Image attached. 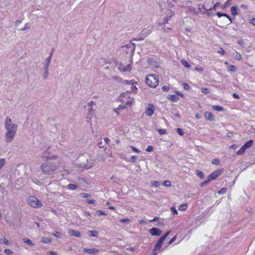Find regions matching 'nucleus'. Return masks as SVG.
<instances>
[{
    "mask_svg": "<svg viewBox=\"0 0 255 255\" xmlns=\"http://www.w3.org/2000/svg\"><path fill=\"white\" fill-rule=\"evenodd\" d=\"M40 169L45 174L52 175L57 169V166L52 163L47 162L42 164Z\"/></svg>",
    "mask_w": 255,
    "mask_h": 255,
    "instance_id": "nucleus-1",
    "label": "nucleus"
},
{
    "mask_svg": "<svg viewBox=\"0 0 255 255\" xmlns=\"http://www.w3.org/2000/svg\"><path fill=\"white\" fill-rule=\"evenodd\" d=\"M6 132L5 133V141L7 143L11 142L16 133L17 126L13 124L12 126H10L7 128H5Z\"/></svg>",
    "mask_w": 255,
    "mask_h": 255,
    "instance_id": "nucleus-2",
    "label": "nucleus"
},
{
    "mask_svg": "<svg viewBox=\"0 0 255 255\" xmlns=\"http://www.w3.org/2000/svg\"><path fill=\"white\" fill-rule=\"evenodd\" d=\"M145 82L151 88H155L158 84V76L155 74L148 75L146 77Z\"/></svg>",
    "mask_w": 255,
    "mask_h": 255,
    "instance_id": "nucleus-3",
    "label": "nucleus"
},
{
    "mask_svg": "<svg viewBox=\"0 0 255 255\" xmlns=\"http://www.w3.org/2000/svg\"><path fill=\"white\" fill-rule=\"evenodd\" d=\"M171 231L167 232L164 235L160 237L154 245V248L152 250L153 255H157V251H159L161 248V246L165 240L167 236L170 234Z\"/></svg>",
    "mask_w": 255,
    "mask_h": 255,
    "instance_id": "nucleus-4",
    "label": "nucleus"
},
{
    "mask_svg": "<svg viewBox=\"0 0 255 255\" xmlns=\"http://www.w3.org/2000/svg\"><path fill=\"white\" fill-rule=\"evenodd\" d=\"M28 204L33 208H40L42 207L41 202L34 196H30L27 200Z\"/></svg>",
    "mask_w": 255,
    "mask_h": 255,
    "instance_id": "nucleus-5",
    "label": "nucleus"
},
{
    "mask_svg": "<svg viewBox=\"0 0 255 255\" xmlns=\"http://www.w3.org/2000/svg\"><path fill=\"white\" fill-rule=\"evenodd\" d=\"M223 171V169L216 170L215 171L213 172L212 173L210 174L207 177V178L209 180H210V181L212 180L215 179L222 173Z\"/></svg>",
    "mask_w": 255,
    "mask_h": 255,
    "instance_id": "nucleus-6",
    "label": "nucleus"
},
{
    "mask_svg": "<svg viewBox=\"0 0 255 255\" xmlns=\"http://www.w3.org/2000/svg\"><path fill=\"white\" fill-rule=\"evenodd\" d=\"M41 158L44 160H53L56 159L57 156L55 155H51L49 151L47 149L42 153Z\"/></svg>",
    "mask_w": 255,
    "mask_h": 255,
    "instance_id": "nucleus-7",
    "label": "nucleus"
},
{
    "mask_svg": "<svg viewBox=\"0 0 255 255\" xmlns=\"http://www.w3.org/2000/svg\"><path fill=\"white\" fill-rule=\"evenodd\" d=\"M149 233L152 235V236H160L161 233L162 231L160 229L153 227L150 229L149 230Z\"/></svg>",
    "mask_w": 255,
    "mask_h": 255,
    "instance_id": "nucleus-8",
    "label": "nucleus"
},
{
    "mask_svg": "<svg viewBox=\"0 0 255 255\" xmlns=\"http://www.w3.org/2000/svg\"><path fill=\"white\" fill-rule=\"evenodd\" d=\"M154 108L153 105L149 104L147 108L145 109V113L148 116H151L154 113Z\"/></svg>",
    "mask_w": 255,
    "mask_h": 255,
    "instance_id": "nucleus-9",
    "label": "nucleus"
},
{
    "mask_svg": "<svg viewBox=\"0 0 255 255\" xmlns=\"http://www.w3.org/2000/svg\"><path fill=\"white\" fill-rule=\"evenodd\" d=\"M84 252H85L86 253H88L89 254L91 255H97L99 252V250L98 249H96L95 248H91V249H86L84 248L83 250Z\"/></svg>",
    "mask_w": 255,
    "mask_h": 255,
    "instance_id": "nucleus-10",
    "label": "nucleus"
},
{
    "mask_svg": "<svg viewBox=\"0 0 255 255\" xmlns=\"http://www.w3.org/2000/svg\"><path fill=\"white\" fill-rule=\"evenodd\" d=\"M68 233L70 236L75 237L76 238H80L81 237V234L79 231H76L73 229L69 230Z\"/></svg>",
    "mask_w": 255,
    "mask_h": 255,
    "instance_id": "nucleus-11",
    "label": "nucleus"
},
{
    "mask_svg": "<svg viewBox=\"0 0 255 255\" xmlns=\"http://www.w3.org/2000/svg\"><path fill=\"white\" fill-rule=\"evenodd\" d=\"M204 116L206 120L210 121H214L215 120L214 115L209 112H206L204 113Z\"/></svg>",
    "mask_w": 255,
    "mask_h": 255,
    "instance_id": "nucleus-12",
    "label": "nucleus"
},
{
    "mask_svg": "<svg viewBox=\"0 0 255 255\" xmlns=\"http://www.w3.org/2000/svg\"><path fill=\"white\" fill-rule=\"evenodd\" d=\"M125 47H126L129 50V52L130 54H132L134 53L135 47V44L134 43H129L128 44L125 45Z\"/></svg>",
    "mask_w": 255,
    "mask_h": 255,
    "instance_id": "nucleus-13",
    "label": "nucleus"
},
{
    "mask_svg": "<svg viewBox=\"0 0 255 255\" xmlns=\"http://www.w3.org/2000/svg\"><path fill=\"white\" fill-rule=\"evenodd\" d=\"M14 124L12 123L11 119L9 117H6L5 121V128H7L10 126H12Z\"/></svg>",
    "mask_w": 255,
    "mask_h": 255,
    "instance_id": "nucleus-14",
    "label": "nucleus"
},
{
    "mask_svg": "<svg viewBox=\"0 0 255 255\" xmlns=\"http://www.w3.org/2000/svg\"><path fill=\"white\" fill-rule=\"evenodd\" d=\"M87 235L90 237H98L99 233L95 230H89L87 232Z\"/></svg>",
    "mask_w": 255,
    "mask_h": 255,
    "instance_id": "nucleus-15",
    "label": "nucleus"
},
{
    "mask_svg": "<svg viewBox=\"0 0 255 255\" xmlns=\"http://www.w3.org/2000/svg\"><path fill=\"white\" fill-rule=\"evenodd\" d=\"M151 31L152 30L150 28L144 29L141 31V35L144 36V37H146L147 35L151 33Z\"/></svg>",
    "mask_w": 255,
    "mask_h": 255,
    "instance_id": "nucleus-16",
    "label": "nucleus"
},
{
    "mask_svg": "<svg viewBox=\"0 0 255 255\" xmlns=\"http://www.w3.org/2000/svg\"><path fill=\"white\" fill-rule=\"evenodd\" d=\"M167 99L173 102H176L179 100V98L177 96L171 94L168 95Z\"/></svg>",
    "mask_w": 255,
    "mask_h": 255,
    "instance_id": "nucleus-17",
    "label": "nucleus"
},
{
    "mask_svg": "<svg viewBox=\"0 0 255 255\" xmlns=\"http://www.w3.org/2000/svg\"><path fill=\"white\" fill-rule=\"evenodd\" d=\"M254 141L253 140H250L246 142L243 145L247 149L252 147L253 145Z\"/></svg>",
    "mask_w": 255,
    "mask_h": 255,
    "instance_id": "nucleus-18",
    "label": "nucleus"
},
{
    "mask_svg": "<svg viewBox=\"0 0 255 255\" xmlns=\"http://www.w3.org/2000/svg\"><path fill=\"white\" fill-rule=\"evenodd\" d=\"M51 58L50 57H48L45 60V64L43 67L44 69H47L48 70V67L49 66V64L51 62Z\"/></svg>",
    "mask_w": 255,
    "mask_h": 255,
    "instance_id": "nucleus-19",
    "label": "nucleus"
},
{
    "mask_svg": "<svg viewBox=\"0 0 255 255\" xmlns=\"http://www.w3.org/2000/svg\"><path fill=\"white\" fill-rule=\"evenodd\" d=\"M238 9L236 6H233L231 7V12L233 15L235 16L238 14Z\"/></svg>",
    "mask_w": 255,
    "mask_h": 255,
    "instance_id": "nucleus-20",
    "label": "nucleus"
},
{
    "mask_svg": "<svg viewBox=\"0 0 255 255\" xmlns=\"http://www.w3.org/2000/svg\"><path fill=\"white\" fill-rule=\"evenodd\" d=\"M212 108L214 110L219 111V112L223 111L224 110V109L223 107L219 106V105L213 106L212 107Z\"/></svg>",
    "mask_w": 255,
    "mask_h": 255,
    "instance_id": "nucleus-21",
    "label": "nucleus"
},
{
    "mask_svg": "<svg viewBox=\"0 0 255 255\" xmlns=\"http://www.w3.org/2000/svg\"><path fill=\"white\" fill-rule=\"evenodd\" d=\"M23 241L25 243L27 244L28 245L31 247L34 246V244L32 242V241L28 238H24Z\"/></svg>",
    "mask_w": 255,
    "mask_h": 255,
    "instance_id": "nucleus-22",
    "label": "nucleus"
},
{
    "mask_svg": "<svg viewBox=\"0 0 255 255\" xmlns=\"http://www.w3.org/2000/svg\"><path fill=\"white\" fill-rule=\"evenodd\" d=\"M196 174L201 179H203L204 177V174L203 172L199 170H197L196 171Z\"/></svg>",
    "mask_w": 255,
    "mask_h": 255,
    "instance_id": "nucleus-23",
    "label": "nucleus"
},
{
    "mask_svg": "<svg viewBox=\"0 0 255 255\" xmlns=\"http://www.w3.org/2000/svg\"><path fill=\"white\" fill-rule=\"evenodd\" d=\"M247 149L244 146H242L241 148L237 152V154L238 155H242L243 154Z\"/></svg>",
    "mask_w": 255,
    "mask_h": 255,
    "instance_id": "nucleus-24",
    "label": "nucleus"
},
{
    "mask_svg": "<svg viewBox=\"0 0 255 255\" xmlns=\"http://www.w3.org/2000/svg\"><path fill=\"white\" fill-rule=\"evenodd\" d=\"M182 64L186 68H189L190 67V65L189 63L184 59H182L181 61Z\"/></svg>",
    "mask_w": 255,
    "mask_h": 255,
    "instance_id": "nucleus-25",
    "label": "nucleus"
},
{
    "mask_svg": "<svg viewBox=\"0 0 255 255\" xmlns=\"http://www.w3.org/2000/svg\"><path fill=\"white\" fill-rule=\"evenodd\" d=\"M41 242L44 244H50L51 243L50 239L48 237H43Z\"/></svg>",
    "mask_w": 255,
    "mask_h": 255,
    "instance_id": "nucleus-26",
    "label": "nucleus"
},
{
    "mask_svg": "<svg viewBox=\"0 0 255 255\" xmlns=\"http://www.w3.org/2000/svg\"><path fill=\"white\" fill-rule=\"evenodd\" d=\"M131 68H130V64H128L126 66H125L124 69L122 70L121 68H120V70L121 71H123V72H127V71H131Z\"/></svg>",
    "mask_w": 255,
    "mask_h": 255,
    "instance_id": "nucleus-27",
    "label": "nucleus"
},
{
    "mask_svg": "<svg viewBox=\"0 0 255 255\" xmlns=\"http://www.w3.org/2000/svg\"><path fill=\"white\" fill-rule=\"evenodd\" d=\"M78 186L75 184H69L67 186V188L68 189L71 190H73L77 188Z\"/></svg>",
    "mask_w": 255,
    "mask_h": 255,
    "instance_id": "nucleus-28",
    "label": "nucleus"
},
{
    "mask_svg": "<svg viewBox=\"0 0 255 255\" xmlns=\"http://www.w3.org/2000/svg\"><path fill=\"white\" fill-rule=\"evenodd\" d=\"M0 244L7 245L8 244V241L5 238H3L0 240Z\"/></svg>",
    "mask_w": 255,
    "mask_h": 255,
    "instance_id": "nucleus-29",
    "label": "nucleus"
},
{
    "mask_svg": "<svg viewBox=\"0 0 255 255\" xmlns=\"http://www.w3.org/2000/svg\"><path fill=\"white\" fill-rule=\"evenodd\" d=\"M127 108V106L125 104L124 105H120L118 108H117L115 110V112H117V111L118 110H124L126 108Z\"/></svg>",
    "mask_w": 255,
    "mask_h": 255,
    "instance_id": "nucleus-30",
    "label": "nucleus"
},
{
    "mask_svg": "<svg viewBox=\"0 0 255 255\" xmlns=\"http://www.w3.org/2000/svg\"><path fill=\"white\" fill-rule=\"evenodd\" d=\"M228 70L231 72H236L237 68L234 65H230L228 67Z\"/></svg>",
    "mask_w": 255,
    "mask_h": 255,
    "instance_id": "nucleus-31",
    "label": "nucleus"
},
{
    "mask_svg": "<svg viewBox=\"0 0 255 255\" xmlns=\"http://www.w3.org/2000/svg\"><path fill=\"white\" fill-rule=\"evenodd\" d=\"M187 209V205L186 204H182L179 206L178 210L179 211H185Z\"/></svg>",
    "mask_w": 255,
    "mask_h": 255,
    "instance_id": "nucleus-32",
    "label": "nucleus"
},
{
    "mask_svg": "<svg viewBox=\"0 0 255 255\" xmlns=\"http://www.w3.org/2000/svg\"><path fill=\"white\" fill-rule=\"evenodd\" d=\"M30 28V25L29 23H27L25 24L23 28H21L19 29L20 31H24L25 30L28 29Z\"/></svg>",
    "mask_w": 255,
    "mask_h": 255,
    "instance_id": "nucleus-33",
    "label": "nucleus"
},
{
    "mask_svg": "<svg viewBox=\"0 0 255 255\" xmlns=\"http://www.w3.org/2000/svg\"><path fill=\"white\" fill-rule=\"evenodd\" d=\"M5 160L4 158H0V169L4 165Z\"/></svg>",
    "mask_w": 255,
    "mask_h": 255,
    "instance_id": "nucleus-34",
    "label": "nucleus"
},
{
    "mask_svg": "<svg viewBox=\"0 0 255 255\" xmlns=\"http://www.w3.org/2000/svg\"><path fill=\"white\" fill-rule=\"evenodd\" d=\"M174 15V11L173 9H170V13H168L166 16L170 19Z\"/></svg>",
    "mask_w": 255,
    "mask_h": 255,
    "instance_id": "nucleus-35",
    "label": "nucleus"
},
{
    "mask_svg": "<svg viewBox=\"0 0 255 255\" xmlns=\"http://www.w3.org/2000/svg\"><path fill=\"white\" fill-rule=\"evenodd\" d=\"M227 189L226 188H223L218 191V193L219 194H223L226 193Z\"/></svg>",
    "mask_w": 255,
    "mask_h": 255,
    "instance_id": "nucleus-36",
    "label": "nucleus"
},
{
    "mask_svg": "<svg viewBox=\"0 0 255 255\" xmlns=\"http://www.w3.org/2000/svg\"><path fill=\"white\" fill-rule=\"evenodd\" d=\"M156 130L160 134H164L166 133V130L165 129H157Z\"/></svg>",
    "mask_w": 255,
    "mask_h": 255,
    "instance_id": "nucleus-37",
    "label": "nucleus"
},
{
    "mask_svg": "<svg viewBox=\"0 0 255 255\" xmlns=\"http://www.w3.org/2000/svg\"><path fill=\"white\" fill-rule=\"evenodd\" d=\"M81 197L84 198H87L91 196V195L89 194L85 193H81L80 194Z\"/></svg>",
    "mask_w": 255,
    "mask_h": 255,
    "instance_id": "nucleus-38",
    "label": "nucleus"
},
{
    "mask_svg": "<svg viewBox=\"0 0 255 255\" xmlns=\"http://www.w3.org/2000/svg\"><path fill=\"white\" fill-rule=\"evenodd\" d=\"M176 131L180 135H183L184 134V131L181 128H177Z\"/></svg>",
    "mask_w": 255,
    "mask_h": 255,
    "instance_id": "nucleus-39",
    "label": "nucleus"
},
{
    "mask_svg": "<svg viewBox=\"0 0 255 255\" xmlns=\"http://www.w3.org/2000/svg\"><path fill=\"white\" fill-rule=\"evenodd\" d=\"M44 72L43 75V78L44 79H47L48 76V70L47 69H44Z\"/></svg>",
    "mask_w": 255,
    "mask_h": 255,
    "instance_id": "nucleus-40",
    "label": "nucleus"
},
{
    "mask_svg": "<svg viewBox=\"0 0 255 255\" xmlns=\"http://www.w3.org/2000/svg\"><path fill=\"white\" fill-rule=\"evenodd\" d=\"M212 163L214 165H219L220 164V160L218 159H213L212 161Z\"/></svg>",
    "mask_w": 255,
    "mask_h": 255,
    "instance_id": "nucleus-41",
    "label": "nucleus"
},
{
    "mask_svg": "<svg viewBox=\"0 0 255 255\" xmlns=\"http://www.w3.org/2000/svg\"><path fill=\"white\" fill-rule=\"evenodd\" d=\"M129 221H130V220L129 219H128V218H124V219H121L120 220V222L121 223H128Z\"/></svg>",
    "mask_w": 255,
    "mask_h": 255,
    "instance_id": "nucleus-42",
    "label": "nucleus"
},
{
    "mask_svg": "<svg viewBox=\"0 0 255 255\" xmlns=\"http://www.w3.org/2000/svg\"><path fill=\"white\" fill-rule=\"evenodd\" d=\"M4 252L9 255H12L13 254V252L10 249H5Z\"/></svg>",
    "mask_w": 255,
    "mask_h": 255,
    "instance_id": "nucleus-43",
    "label": "nucleus"
},
{
    "mask_svg": "<svg viewBox=\"0 0 255 255\" xmlns=\"http://www.w3.org/2000/svg\"><path fill=\"white\" fill-rule=\"evenodd\" d=\"M182 85L183 88L186 90H189L190 89L189 85L186 83H183Z\"/></svg>",
    "mask_w": 255,
    "mask_h": 255,
    "instance_id": "nucleus-44",
    "label": "nucleus"
},
{
    "mask_svg": "<svg viewBox=\"0 0 255 255\" xmlns=\"http://www.w3.org/2000/svg\"><path fill=\"white\" fill-rule=\"evenodd\" d=\"M210 182V180H209L207 178L206 181H205L204 182L201 183L200 186L201 187H203V186L206 185L207 184H208Z\"/></svg>",
    "mask_w": 255,
    "mask_h": 255,
    "instance_id": "nucleus-45",
    "label": "nucleus"
},
{
    "mask_svg": "<svg viewBox=\"0 0 255 255\" xmlns=\"http://www.w3.org/2000/svg\"><path fill=\"white\" fill-rule=\"evenodd\" d=\"M201 90L204 94H208L210 92L209 89L206 88H202Z\"/></svg>",
    "mask_w": 255,
    "mask_h": 255,
    "instance_id": "nucleus-46",
    "label": "nucleus"
},
{
    "mask_svg": "<svg viewBox=\"0 0 255 255\" xmlns=\"http://www.w3.org/2000/svg\"><path fill=\"white\" fill-rule=\"evenodd\" d=\"M212 10V8H209L207 9L205 11H203L202 13H206L208 15H210L211 14V11Z\"/></svg>",
    "mask_w": 255,
    "mask_h": 255,
    "instance_id": "nucleus-47",
    "label": "nucleus"
},
{
    "mask_svg": "<svg viewBox=\"0 0 255 255\" xmlns=\"http://www.w3.org/2000/svg\"><path fill=\"white\" fill-rule=\"evenodd\" d=\"M235 58L237 60H241L242 59L241 55L239 52H236V54L235 56Z\"/></svg>",
    "mask_w": 255,
    "mask_h": 255,
    "instance_id": "nucleus-48",
    "label": "nucleus"
},
{
    "mask_svg": "<svg viewBox=\"0 0 255 255\" xmlns=\"http://www.w3.org/2000/svg\"><path fill=\"white\" fill-rule=\"evenodd\" d=\"M130 148L131 149V150L133 151H134L135 152H137V153L140 152V151L139 149H138L137 148H136V147H135L134 146H131Z\"/></svg>",
    "mask_w": 255,
    "mask_h": 255,
    "instance_id": "nucleus-49",
    "label": "nucleus"
},
{
    "mask_svg": "<svg viewBox=\"0 0 255 255\" xmlns=\"http://www.w3.org/2000/svg\"><path fill=\"white\" fill-rule=\"evenodd\" d=\"M168 7L172 9L173 8L174 11L175 9V6L171 2H168Z\"/></svg>",
    "mask_w": 255,
    "mask_h": 255,
    "instance_id": "nucleus-50",
    "label": "nucleus"
},
{
    "mask_svg": "<svg viewBox=\"0 0 255 255\" xmlns=\"http://www.w3.org/2000/svg\"><path fill=\"white\" fill-rule=\"evenodd\" d=\"M153 147L151 145L148 146L146 149V151L147 152H151L153 151Z\"/></svg>",
    "mask_w": 255,
    "mask_h": 255,
    "instance_id": "nucleus-51",
    "label": "nucleus"
},
{
    "mask_svg": "<svg viewBox=\"0 0 255 255\" xmlns=\"http://www.w3.org/2000/svg\"><path fill=\"white\" fill-rule=\"evenodd\" d=\"M137 159V156H132L131 157H130V161L132 162H135L136 160Z\"/></svg>",
    "mask_w": 255,
    "mask_h": 255,
    "instance_id": "nucleus-52",
    "label": "nucleus"
},
{
    "mask_svg": "<svg viewBox=\"0 0 255 255\" xmlns=\"http://www.w3.org/2000/svg\"><path fill=\"white\" fill-rule=\"evenodd\" d=\"M163 185L166 187H169L171 186V182L169 181H165L163 182Z\"/></svg>",
    "mask_w": 255,
    "mask_h": 255,
    "instance_id": "nucleus-53",
    "label": "nucleus"
},
{
    "mask_svg": "<svg viewBox=\"0 0 255 255\" xmlns=\"http://www.w3.org/2000/svg\"><path fill=\"white\" fill-rule=\"evenodd\" d=\"M176 239V236L173 237L168 242V245H170L172 244Z\"/></svg>",
    "mask_w": 255,
    "mask_h": 255,
    "instance_id": "nucleus-54",
    "label": "nucleus"
},
{
    "mask_svg": "<svg viewBox=\"0 0 255 255\" xmlns=\"http://www.w3.org/2000/svg\"><path fill=\"white\" fill-rule=\"evenodd\" d=\"M195 70L197 71V72H199L200 73H202L203 71H204V69L202 68H199V67H196L195 68Z\"/></svg>",
    "mask_w": 255,
    "mask_h": 255,
    "instance_id": "nucleus-55",
    "label": "nucleus"
},
{
    "mask_svg": "<svg viewBox=\"0 0 255 255\" xmlns=\"http://www.w3.org/2000/svg\"><path fill=\"white\" fill-rule=\"evenodd\" d=\"M162 90L164 92H168L169 90V88L166 86H163L162 87Z\"/></svg>",
    "mask_w": 255,
    "mask_h": 255,
    "instance_id": "nucleus-56",
    "label": "nucleus"
},
{
    "mask_svg": "<svg viewBox=\"0 0 255 255\" xmlns=\"http://www.w3.org/2000/svg\"><path fill=\"white\" fill-rule=\"evenodd\" d=\"M97 213L98 214L100 215H106V213H105V212L102 211V210H98L97 211Z\"/></svg>",
    "mask_w": 255,
    "mask_h": 255,
    "instance_id": "nucleus-57",
    "label": "nucleus"
},
{
    "mask_svg": "<svg viewBox=\"0 0 255 255\" xmlns=\"http://www.w3.org/2000/svg\"><path fill=\"white\" fill-rule=\"evenodd\" d=\"M86 202L88 204H94L95 203V200H90V199H87L86 200Z\"/></svg>",
    "mask_w": 255,
    "mask_h": 255,
    "instance_id": "nucleus-58",
    "label": "nucleus"
},
{
    "mask_svg": "<svg viewBox=\"0 0 255 255\" xmlns=\"http://www.w3.org/2000/svg\"><path fill=\"white\" fill-rule=\"evenodd\" d=\"M171 212L174 214H177V211L174 207H171L170 208Z\"/></svg>",
    "mask_w": 255,
    "mask_h": 255,
    "instance_id": "nucleus-59",
    "label": "nucleus"
},
{
    "mask_svg": "<svg viewBox=\"0 0 255 255\" xmlns=\"http://www.w3.org/2000/svg\"><path fill=\"white\" fill-rule=\"evenodd\" d=\"M52 235L56 237L59 238V235H60V233H59V232H58L57 231H55V232L52 233Z\"/></svg>",
    "mask_w": 255,
    "mask_h": 255,
    "instance_id": "nucleus-60",
    "label": "nucleus"
},
{
    "mask_svg": "<svg viewBox=\"0 0 255 255\" xmlns=\"http://www.w3.org/2000/svg\"><path fill=\"white\" fill-rule=\"evenodd\" d=\"M48 255H58V254L53 251H49L48 252Z\"/></svg>",
    "mask_w": 255,
    "mask_h": 255,
    "instance_id": "nucleus-61",
    "label": "nucleus"
},
{
    "mask_svg": "<svg viewBox=\"0 0 255 255\" xmlns=\"http://www.w3.org/2000/svg\"><path fill=\"white\" fill-rule=\"evenodd\" d=\"M220 2H216V4L212 8V10L213 9L215 10L216 7H217L218 6H219L220 5Z\"/></svg>",
    "mask_w": 255,
    "mask_h": 255,
    "instance_id": "nucleus-62",
    "label": "nucleus"
},
{
    "mask_svg": "<svg viewBox=\"0 0 255 255\" xmlns=\"http://www.w3.org/2000/svg\"><path fill=\"white\" fill-rule=\"evenodd\" d=\"M189 11H190L191 12H194V13H196V11H195V8L194 7H190L189 8Z\"/></svg>",
    "mask_w": 255,
    "mask_h": 255,
    "instance_id": "nucleus-63",
    "label": "nucleus"
},
{
    "mask_svg": "<svg viewBox=\"0 0 255 255\" xmlns=\"http://www.w3.org/2000/svg\"><path fill=\"white\" fill-rule=\"evenodd\" d=\"M250 22L254 25H255V18H252L250 21Z\"/></svg>",
    "mask_w": 255,
    "mask_h": 255,
    "instance_id": "nucleus-64",
    "label": "nucleus"
}]
</instances>
